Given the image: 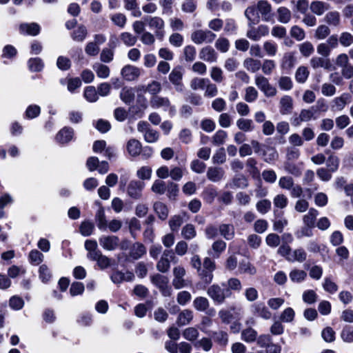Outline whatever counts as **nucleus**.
I'll return each instance as SVG.
<instances>
[{"mask_svg":"<svg viewBox=\"0 0 353 353\" xmlns=\"http://www.w3.org/2000/svg\"><path fill=\"white\" fill-rule=\"evenodd\" d=\"M325 22L333 27H338L341 24V15L337 11L328 12L324 17Z\"/></svg>","mask_w":353,"mask_h":353,"instance_id":"26","label":"nucleus"},{"mask_svg":"<svg viewBox=\"0 0 353 353\" xmlns=\"http://www.w3.org/2000/svg\"><path fill=\"white\" fill-rule=\"evenodd\" d=\"M295 316L294 310L292 307L285 308L280 316V321L283 323H291Z\"/></svg>","mask_w":353,"mask_h":353,"instance_id":"63","label":"nucleus"},{"mask_svg":"<svg viewBox=\"0 0 353 353\" xmlns=\"http://www.w3.org/2000/svg\"><path fill=\"white\" fill-rule=\"evenodd\" d=\"M259 96V92L253 86H248L245 90L244 100L248 103L255 101Z\"/></svg>","mask_w":353,"mask_h":353,"instance_id":"53","label":"nucleus"},{"mask_svg":"<svg viewBox=\"0 0 353 353\" xmlns=\"http://www.w3.org/2000/svg\"><path fill=\"white\" fill-rule=\"evenodd\" d=\"M83 96L85 99L90 103L96 102L99 99L97 91L94 86H87L85 88Z\"/></svg>","mask_w":353,"mask_h":353,"instance_id":"39","label":"nucleus"},{"mask_svg":"<svg viewBox=\"0 0 353 353\" xmlns=\"http://www.w3.org/2000/svg\"><path fill=\"white\" fill-rule=\"evenodd\" d=\"M161 90V85L159 82L157 81H152L148 85H140L137 87L138 92H148L150 94L153 96H157L158 94Z\"/></svg>","mask_w":353,"mask_h":353,"instance_id":"25","label":"nucleus"},{"mask_svg":"<svg viewBox=\"0 0 353 353\" xmlns=\"http://www.w3.org/2000/svg\"><path fill=\"white\" fill-rule=\"evenodd\" d=\"M146 253L145 246L141 243H135L133 245L131 251L130 256L134 259H138Z\"/></svg>","mask_w":353,"mask_h":353,"instance_id":"44","label":"nucleus"},{"mask_svg":"<svg viewBox=\"0 0 353 353\" xmlns=\"http://www.w3.org/2000/svg\"><path fill=\"white\" fill-rule=\"evenodd\" d=\"M150 105L155 109L163 108L165 111H168L171 117L176 113L175 106L171 105L169 99L167 97L153 96L150 99Z\"/></svg>","mask_w":353,"mask_h":353,"instance_id":"6","label":"nucleus"},{"mask_svg":"<svg viewBox=\"0 0 353 353\" xmlns=\"http://www.w3.org/2000/svg\"><path fill=\"white\" fill-rule=\"evenodd\" d=\"M74 130L70 127H64L61 129L55 137L56 141L59 144H66L72 140Z\"/></svg>","mask_w":353,"mask_h":353,"instance_id":"15","label":"nucleus"},{"mask_svg":"<svg viewBox=\"0 0 353 353\" xmlns=\"http://www.w3.org/2000/svg\"><path fill=\"white\" fill-rule=\"evenodd\" d=\"M199 58L207 62L213 63L217 59V54L211 46H205L199 52Z\"/></svg>","mask_w":353,"mask_h":353,"instance_id":"17","label":"nucleus"},{"mask_svg":"<svg viewBox=\"0 0 353 353\" xmlns=\"http://www.w3.org/2000/svg\"><path fill=\"white\" fill-rule=\"evenodd\" d=\"M254 83L257 88L268 97L276 94V89L272 86L268 78L261 74H256L254 77Z\"/></svg>","mask_w":353,"mask_h":353,"instance_id":"5","label":"nucleus"},{"mask_svg":"<svg viewBox=\"0 0 353 353\" xmlns=\"http://www.w3.org/2000/svg\"><path fill=\"white\" fill-rule=\"evenodd\" d=\"M292 99L290 96H284L280 101V112L282 114H290L292 110Z\"/></svg>","mask_w":353,"mask_h":353,"instance_id":"30","label":"nucleus"},{"mask_svg":"<svg viewBox=\"0 0 353 353\" xmlns=\"http://www.w3.org/2000/svg\"><path fill=\"white\" fill-rule=\"evenodd\" d=\"M276 63L272 59H264L261 63V68L265 75H270L276 68Z\"/></svg>","mask_w":353,"mask_h":353,"instance_id":"47","label":"nucleus"},{"mask_svg":"<svg viewBox=\"0 0 353 353\" xmlns=\"http://www.w3.org/2000/svg\"><path fill=\"white\" fill-rule=\"evenodd\" d=\"M110 19L114 25L120 28H123L127 22V17L123 13L117 12L110 16Z\"/></svg>","mask_w":353,"mask_h":353,"instance_id":"36","label":"nucleus"},{"mask_svg":"<svg viewBox=\"0 0 353 353\" xmlns=\"http://www.w3.org/2000/svg\"><path fill=\"white\" fill-rule=\"evenodd\" d=\"M216 34L209 30H196L191 34V40L196 45L203 43H211L216 38Z\"/></svg>","mask_w":353,"mask_h":353,"instance_id":"4","label":"nucleus"},{"mask_svg":"<svg viewBox=\"0 0 353 353\" xmlns=\"http://www.w3.org/2000/svg\"><path fill=\"white\" fill-rule=\"evenodd\" d=\"M239 271L240 273H247L250 275L256 274V268L246 260H243L240 262L239 265Z\"/></svg>","mask_w":353,"mask_h":353,"instance_id":"51","label":"nucleus"},{"mask_svg":"<svg viewBox=\"0 0 353 353\" xmlns=\"http://www.w3.org/2000/svg\"><path fill=\"white\" fill-rule=\"evenodd\" d=\"M96 220L97 222V227L101 230H105L107 229L108 221L105 219V212L103 208H100L96 214Z\"/></svg>","mask_w":353,"mask_h":353,"instance_id":"50","label":"nucleus"},{"mask_svg":"<svg viewBox=\"0 0 353 353\" xmlns=\"http://www.w3.org/2000/svg\"><path fill=\"white\" fill-rule=\"evenodd\" d=\"M330 29L327 25H320L315 31L316 39L322 40L327 37L330 34Z\"/></svg>","mask_w":353,"mask_h":353,"instance_id":"61","label":"nucleus"},{"mask_svg":"<svg viewBox=\"0 0 353 353\" xmlns=\"http://www.w3.org/2000/svg\"><path fill=\"white\" fill-rule=\"evenodd\" d=\"M241 339L247 343L254 342L257 339V332L251 327L246 328L241 332Z\"/></svg>","mask_w":353,"mask_h":353,"instance_id":"42","label":"nucleus"},{"mask_svg":"<svg viewBox=\"0 0 353 353\" xmlns=\"http://www.w3.org/2000/svg\"><path fill=\"white\" fill-rule=\"evenodd\" d=\"M183 217L177 214L172 216L169 221V226L172 232L178 231L183 223Z\"/></svg>","mask_w":353,"mask_h":353,"instance_id":"58","label":"nucleus"},{"mask_svg":"<svg viewBox=\"0 0 353 353\" xmlns=\"http://www.w3.org/2000/svg\"><path fill=\"white\" fill-rule=\"evenodd\" d=\"M351 101V95L344 92L339 97H335L332 101V110L333 111H341Z\"/></svg>","mask_w":353,"mask_h":353,"instance_id":"16","label":"nucleus"},{"mask_svg":"<svg viewBox=\"0 0 353 353\" xmlns=\"http://www.w3.org/2000/svg\"><path fill=\"white\" fill-rule=\"evenodd\" d=\"M100 245L106 250H116L119 244V239L117 236H101L99 239Z\"/></svg>","mask_w":353,"mask_h":353,"instance_id":"12","label":"nucleus"},{"mask_svg":"<svg viewBox=\"0 0 353 353\" xmlns=\"http://www.w3.org/2000/svg\"><path fill=\"white\" fill-rule=\"evenodd\" d=\"M87 35V29L83 26H80L78 28L73 31L72 33V38L73 40L82 42L86 37Z\"/></svg>","mask_w":353,"mask_h":353,"instance_id":"56","label":"nucleus"},{"mask_svg":"<svg viewBox=\"0 0 353 353\" xmlns=\"http://www.w3.org/2000/svg\"><path fill=\"white\" fill-rule=\"evenodd\" d=\"M310 8L314 14L321 16L330 8V5L327 2L314 1L311 3Z\"/></svg>","mask_w":353,"mask_h":353,"instance_id":"20","label":"nucleus"},{"mask_svg":"<svg viewBox=\"0 0 353 353\" xmlns=\"http://www.w3.org/2000/svg\"><path fill=\"white\" fill-rule=\"evenodd\" d=\"M307 254L303 248L296 249L292 253V256L288 257V261L290 262L298 261L300 263L305 261Z\"/></svg>","mask_w":353,"mask_h":353,"instance_id":"40","label":"nucleus"},{"mask_svg":"<svg viewBox=\"0 0 353 353\" xmlns=\"http://www.w3.org/2000/svg\"><path fill=\"white\" fill-rule=\"evenodd\" d=\"M153 208L160 219L165 220L168 218L169 210L165 203L157 201L154 203Z\"/></svg>","mask_w":353,"mask_h":353,"instance_id":"31","label":"nucleus"},{"mask_svg":"<svg viewBox=\"0 0 353 353\" xmlns=\"http://www.w3.org/2000/svg\"><path fill=\"white\" fill-rule=\"evenodd\" d=\"M175 259V256L172 250H165L157 263V269L162 273L168 272L170 268V261Z\"/></svg>","mask_w":353,"mask_h":353,"instance_id":"8","label":"nucleus"},{"mask_svg":"<svg viewBox=\"0 0 353 353\" xmlns=\"http://www.w3.org/2000/svg\"><path fill=\"white\" fill-rule=\"evenodd\" d=\"M252 314L268 320L272 317V313L262 302H257L250 306Z\"/></svg>","mask_w":353,"mask_h":353,"instance_id":"13","label":"nucleus"},{"mask_svg":"<svg viewBox=\"0 0 353 353\" xmlns=\"http://www.w3.org/2000/svg\"><path fill=\"white\" fill-rule=\"evenodd\" d=\"M28 65L32 72H40L44 67L42 59L39 57L30 59L28 61Z\"/></svg>","mask_w":353,"mask_h":353,"instance_id":"43","label":"nucleus"},{"mask_svg":"<svg viewBox=\"0 0 353 353\" xmlns=\"http://www.w3.org/2000/svg\"><path fill=\"white\" fill-rule=\"evenodd\" d=\"M295 63V58L294 56V54L291 52H286L284 54L281 63V67L283 69H291L294 65Z\"/></svg>","mask_w":353,"mask_h":353,"instance_id":"37","label":"nucleus"},{"mask_svg":"<svg viewBox=\"0 0 353 353\" xmlns=\"http://www.w3.org/2000/svg\"><path fill=\"white\" fill-rule=\"evenodd\" d=\"M93 69L96 72L97 77L101 79H106L110 75V69L105 65L97 63L93 66Z\"/></svg>","mask_w":353,"mask_h":353,"instance_id":"54","label":"nucleus"},{"mask_svg":"<svg viewBox=\"0 0 353 353\" xmlns=\"http://www.w3.org/2000/svg\"><path fill=\"white\" fill-rule=\"evenodd\" d=\"M319 212L314 208H310L308 212L303 217V223L306 225L314 227V223Z\"/></svg>","mask_w":353,"mask_h":353,"instance_id":"35","label":"nucleus"},{"mask_svg":"<svg viewBox=\"0 0 353 353\" xmlns=\"http://www.w3.org/2000/svg\"><path fill=\"white\" fill-rule=\"evenodd\" d=\"M236 125L241 130L250 132L254 129L253 122L250 119H239L236 121Z\"/></svg>","mask_w":353,"mask_h":353,"instance_id":"60","label":"nucleus"},{"mask_svg":"<svg viewBox=\"0 0 353 353\" xmlns=\"http://www.w3.org/2000/svg\"><path fill=\"white\" fill-rule=\"evenodd\" d=\"M312 119H315L312 108L303 109L301 111L299 116L294 119L292 124L295 126H299L302 122L309 121Z\"/></svg>","mask_w":353,"mask_h":353,"instance_id":"22","label":"nucleus"},{"mask_svg":"<svg viewBox=\"0 0 353 353\" xmlns=\"http://www.w3.org/2000/svg\"><path fill=\"white\" fill-rule=\"evenodd\" d=\"M256 8L263 21L268 22L272 21V7L268 1H259L256 4Z\"/></svg>","mask_w":353,"mask_h":353,"instance_id":"14","label":"nucleus"},{"mask_svg":"<svg viewBox=\"0 0 353 353\" xmlns=\"http://www.w3.org/2000/svg\"><path fill=\"white\" fill-rule=\"evenodd\" d=\"M226 243L222 240L214 241L212 245V250L208 252L214 258H219L226 248Z\"/></svg>","mask_w":353,"mask_h":353,"instance_id":"27","label":"nucleus"},{"mask_svg":"<svg viewBox=\"0 0 353 353\" xmlns=\"http://www.w3.org/2000/svg\"><path fill=\"white\" fill-rule=\"evenodd\" d=\"M181 235L186 240H191L196 236V231L194 225L188 223L183 227Z\"/></svg>","mask_w":353,"mask_h":353,"instance_id":"38","label":"nucleus"},{"mask_svg":"<svg viewBox=\"0 0 353 353\" xmlns=\"http://www.w3.org/2000/svg\"><path fill=\"white\" fill-rule=\"evenodd\" d=\"M121 75L127 81H134L140 75V70L135 66L128 65L122 68Z\"/></svg>","mask_w":353,"mask_h":353,"instance_id":"18","label":"nucleus"},{"mask_svg":"<svg viewBox=\"0 0 353 353\" xmlns=\"http://www.w3.org/2000/svg\"><path fill=\"white\" fill-rule=\"evenodd\" d=\"M126 149L130 156L137 157L141 153L142 145L138 140L131 139L127 142Z\"/></svg>","mask_w":353,"mask_h":353,"instance_id":"23","label":"nucleus"},{"mask_svg":"<svg viewBox=\"0 0 353 353\" xmlns=\"http://www.w3.org/2000/svg\"><path fill=\"white\" fill-rule=\"evenodd\" d=\"M310 65L314 69L318 68L329 69L330 67V61L329 59H325L323 57H314L310 59Z\"/></svg>","mask_w":353,"mask_h":353,"instance_id":"33","label":"nucleus"},{"mask_svg":"<svg viewBox=\"0 0 353 353\" xmlns=\"http://www.w3.org/2000/svg\"><path fill=\"white\" fill-rule=\"evenodd\" d=\"M145 187V183L139 180H132L127 188L128 196L134 199H139L142 196V191Z\"/></svg>","mask_w":353,"mask_h":353,"instance_id":"10","label":"nucleus"},{"mask_svg":"<svg viewBox=\"0 0 353 353\" xmlns=\"http://www.w3.org/2000/svg\"><path fill=\"white\" fill-rule=\"evenodd\" d=\"M244 14L248 21V26H252L259 23V16L254 6L248 7Z\"/></svg>","mask_w":353,"mask_h":353,"instance_id":"28","label":"nucleus"},{"mask_svg":"<svg viewBox=\"0 0 353 353\" xmlns=\"http://www.w3.org/2000/svg\"><path fill=\"white\" fill-rule=\"evenodd\" d=\"M209 301L203 296H198L193 301L194 308L201 312H203L209 307Z\"/></svg>","mask_w":353,"mask_h":353,"instance_id":"46","label":"nucleus"},{"mask_svg":"<svg viewBox=\"0 0 353 353\" xmlns=\"http://www.w3.org/2000/svg\"><path fill=\"white\" fill-rule=\"evenodd\" d=\"M182 79L183 72L181 67L174 68L169 74V80L174 85L177 92H182L183 90Z\"/></svg>","mask_w":353,"mask_h":353,"instance_id":"11","label":"nucleus"},{"mask_svg":"<svg viewBox=\"0 0 353 353\" xmlns=\"http://www.w3.org/2000/svg\"><path fill=\"white\" fill-rule=\"evenodd\" d=\"M269 34V28L266 25H260L255 28L254 26H249L246 36L250 39L257 41L263 37H265Z\"/></svg>","mask_w":353,"mask_h":353,"instance_id":"9","label":"nucleus"},{"mask_svg":"<svg viewBox=\"0 0 353 353\" xmlns=\"http://www.w3.org/2000/svg\"><path fill=\"white\" fill-rule=\"evenodd\" d=\"M119 37L121 41L128 47L133 46L137 41V37L128 32H122Z\"/></svg>","mask_w":353,"mask_h":353,"instance_id":"57","label":"nucleus"},{"mask_svg":"<svg viewBox=\"0 0 353 353\" xmlns=\"http://www.w3.org/2000/svg\"><path fill=\"white\" fill-rule=\"evenodd\" d=\"M278 20L283 23H288L291 19V12L285 7H280L277 10Z\"/></svg>","mask_w":353,"mask_h":353,"instance_id":"49","label":"nucleus"},{"mask_svg":"<svg viewBox=\"0 0 353 353\" xmlns=\"http://www.w3.org/2000/svg\"><path fill=\"white\" fill-rule=\"evenodd\" d=\"M341 339L346 343H353V326H345L341 334Z\"/></svg>","mask_w":353,"mask_h":353,"instance_id":"64","label":"nucleus"},{"mask_svg":"<svg viewBox=\"0 0 353 353\" xmlns=\"http://www.w3.org/2000/svg\"><path fill=\"white\" fill-rule=\"evenodd\" d=\"M193 318V312L190 310H184L178 316L177 323L179 325H185L190 323Z\"/></svg>","mask_w":353,"mask_h":353,"instance_id":"34","label":"nucleus"},{"mask_svg":"<svg viewBox=\"0 0 353 353\" xmlns=\"http://www.w3.org/2000/svg\"><path fill=\"white\" fill-rule=\"evenodd\" d=\"M134 98L132 88H123L120 93V99L126 104L131 103Z\"/></svg>","mask_w":353,"mask_h":353,"instance_id":"55","label":"nucleus"},{"mask_svg":"<svg viewBox=\"0 0 353 353\" xmlns=\"http://www.w3.org/2000/svg\"><path fill=\"white\" fill-rule=\"evenodd\" d=\"M150 278L151 283L160 290L163 296L171 295L172 289L168 284L169 279L167 276L157 273L151 275Z\"/></svg>","mask_w":353,"mask_h":353,"instance_id":"2","label":"nucleus"},{"mask_svg":"<svg viewBox=\"0 0 353 353\" xmlns=\"http://www.w3.org/2000/svg\"><path fill=\"white\" fill-rule=\"evenodd\" d=\"M172 274L173 279L172 283L175 289H181L190 285V281L185 278L186 271L183 266L177 265L174 267Z\"/></svg>","mask_w":353,"mask_h":353,"instance_id":"3","label":"nucleus"},{"mask_svg":"<svg viewBox=\"0 0 353 353\" xmlns=\"http://www.w3.org/2000/svg\"><path fill=\"white\" fill-rule=\"evenodd\" d=\"M309 76V71L305 66L299 67L295 73L296 81L299 83H303L306 81Z\"/></svg>","mask_w":353,"mask_h":353,"instance_id":"62","label":"nucleus"},{"mask_svg":"<svg viewBox=\"0 0 353 353\" xmlns=\"http://www.w3.org/2000/svg\"><path fill=\"white\" fill-rule=\"evenodd\" d=\"M19 31L21 34L36 36L40 32V26L36 23H22L19 26Z\"/></svg>","mask_w":353,"mask_h":353,"instance_id":"24","label":"nucleus"},{"mask_svg":"<svg viewBox=\"0 0 353 353\" xmlns=\"http://www.w3.org/2000/svg\"><path fill=\"white\" fill-rule=\"evenodd\" d=\"M261 62L253 58H247L243 61V67L251 72H256L261 68Z\"/></svg>","mask_w":353,"mask_h":353,"instance_id":"32","label":"nucleus"},{"mask_svg":"<svg viewBox=\"0 0 353 353\" xmlns=\"http://www.w3.org/2000/svg\"><path fill=\"white\" fill-rule=\"evenodd\" d=\"M219 232L226 240H231L235 234V229L232 224H221L219 225Z\"/></svg>","mask_w":353,"mask_h":353,"instance_id":"29","label":"nucleus"},{"mask_svg":"<svg viewBox=\"0 0 353 353\" xmlns=\"http://www.w3.org/2000/svg\"><path fill=\"white\" fill-rule=\"evenodd\" d=\"M134 278V275L131 272L123 273L120 271L114 272L110 279L114 283L119 284L123 281H132Z\"/></svg>","mask_w":353,"mask_h":353,"instance_id":"19","label":"nucleus"},{"mask_svg":"<svg viewBox=\"0 0 353 353\" xmlns=\"http://www.w3.org/2000/svg\"><path fill=\"white\" fill-rule=\"evenodd\" d=\"M289 276L292 282L301 283L305 279L307 273L304 270L294 269L290 272Z\"/></svg>","mask_w":353,"mask_h":353,"instance_id":"48","label":"nucleus"},{"mask_svg":"<svg viewBox=\"0 0 353 353\" xmlns=\"http://www.w3.org/2000/svg\"><path fill=\"white\" fill-rule=\"evenodd\" d=\"M208 80L207 78H194L190 82V87L194 90H205Z\"/></svg>","mask_w":353,"mask_h":353,"instance_id":"59","label":"nucleus"},{"mask_svg":"<svg viewBox=\"0 0 353 353\" xmlns=\"http://www.w3.org/2000/svg\"><path fill=\"white\" fill-rule=\"evenodd\" d=\"M263 48L267 55L270 57H274L276 54L278 46L274 41H265L263 45Z\"/></svg>","mask_w":353,"mask_h":353,"instance_id":"52","label":"nucleus"},{"mask_svg":"<svg viewBox=\"0 0 353 353\" xmlns=\"http://www.w3.org/2000/svg\"><path fill=\"white\" fill-rule=\"evenodd\" d=\"M222 286H226V290H229V292H231V290L240 292L242 289L241 282L239 279L236 278H231L228 280L227 284L222 283Z\"/></svg>","mask_w":353,"mask_h":353,"instance_id":"45","label":"nucleus"},{"mask_svg":"<svg viewBox=\"0 0 353 353\" xmlns=\"http://www.w3.org/2000/svg\"><path fill=\"white\" fill-rule=\"evenodd\" d=\"M225 171L221 168L210 167L207 171L208 179L212 182H219L223 179Z\"/></svg>","mask_w":353,"mask_h":353,"instance_id":"21","label":"nucleus"},{"mask_svg":"<svg viewBox=\"0 0 353 353\" xmlns=\"http://www.w3.org/2000/svg\"><path fill=\"white\" fill-rule=\"evenodd\" d=\"M145 21L148 23L149 28L154 31L156 37L162 39L164 37L165 26V22L163 19L157 16H148L145 18Z\"/></svg>","mask_w":353,"mask_h":353,"instance_id":"7","label":"nucleus"},{"mask_svg":"<svg viewBox=\"0 0 353 353\" xmlns=\"http://www.w3.org/2000/svg\"><path fill=\"white\" fill-rule=\"evenodd\" d=\"M41 113V108L38 105L32 104L27 107L24 118L28 119H33L37 117Z\"/></svg>","mask_w":353,"mask_h":353,"instance_id":"41","label":"nucleus"},{"mask_svg":"<svg viewBox=\"0 0 353 353\" xmlns=\"http://www.w3.org/2000/svg\"><path fill=\"white\" fill-rule=\"evenodd\" d=\"M207 294L215 304L221 305L231 296L232 293L229 292V290L223 288L218 284H213L208 288Z\"/></svg>","mask_w":353,"mask_h":353,"instance_id":"1","label":"nucleus"}]
</instances>
